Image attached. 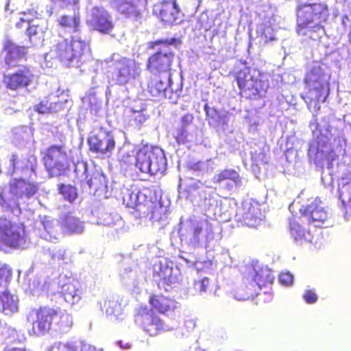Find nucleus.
I'll use <instances>...</instances> for the list:
<instances>
[{"mask_svg":"<svg viewBox=\"0 0 351 351\" xmlns=\"http://www.w3.org/2000/svg\"><path fill=\"white\" fill-rule=\"evenodd\" d=\"M51 51L60 62L68 66L73 64H82L91 56L89 43L73 36L70 40L63 39L58 41Z\"/></svg>","mask_w":351,"mask_h":351,"instance_id":"f257e3e1","label":"nucleus"},{"mask_svg":"<svg viewBox=\"0 0 351 351\" xmlns=\"http://www.w3.org/2000/svg\"><path fill=\"white\" fill-rule=\"evenodd\" d=\"M232 75L239 88V95L241 97L250 100H260L266 97L269 88V81L253 75L250 67L240 69Z\"/></svg>","mask_w":351,"mask_h":351,"instance_id":"f03ea898","label":"nucleus"},{"mask_svg":"<svg viewBox=\"0 0 351 351\" xmlns=\"http://www.w3.org/2000/svg\"><path fill=\"white\" fill-rule=\"evenodd\" d=\"M135 166L143 173L163 174L167 169L164 151L157 146L144 145L136 152Z\"/></svg>","mask_w":351,"mask_h":351,"instance_id":"7ed1b4c3","label":"nucleus"},{"mask_svg":"<svg viewBox=\"0 0 351 351\" xmlns=\"http://www.w3.org/2000/svg\"><path fill=\"white\" fill-rule=\"evenodd\" d=\"M58 315V309L49 306L32 308L26 315V321L31 325L29 335L40 337L49 333Z\"/></svg>","mask_w":351,"mask_h":351,"instance_id":"20e7f679","label":"nucleus"},{"mask_svg":"<svg viewBox=\"0 0 351 351\" xmlns=\"http://www.w3.org/2000/svg\"><path fill=\"white\" fill-rule=\"evenodd\" d=\"M249 276L251 281L238 290L239 300L254 299L259 290L272 285L275 279L273 271L267 267H250Z\"/></svg>","mask_w":351,"mask_h":351,"instance_id":"39448f33","label":"nucleus"},{"mask_svg":"<svg viewBox=\"0 0 351 351\" xmlns=\"http://www.w3.org/2000/svg\"><path fill=\"white\" fill-rule=\"evenodd\" d=\"M42 161L49 177L64 175L69 169L65 144L51 145L42 153Z\"/></svg>","mask_w":351,"mask_h":351,"instance_id":"423d86ee","label":"nucleus"},{"mask_svg":"<svg viewBox=\"0 0 351 351\" xmlns=\"http://www.w3.org/2000/svg\"><path fill=\"white\" fill-rule=\"evenodd\" d=\"M329 16L328 5L322 1L310 3H300L297 8V23L300 29L306 28L311 23L314 27L323 28L322 23Z\"/></svg>","mask_w":351,"mask_h":351,"instance_id":"0eeeda50","label":"nucleus"},{"mask_svg":"<svg viewBox=\"0 0 351 351\" xmlns=\"http://www.w3.org/2000/svg\"><path fill=\"white\" fill-rule=\"evenodd\" d=\"M175 53L171 50H159L150 55L146 62L147 70L154 76L170 75Z\"/></svg>","mask_w":351,"mask_h":351,"instance_id":"6e6552de","label":"nucleus"},{"mask_svg":"<svg viewBox=\"0 0 351 351\" xmlns=\"http://www.w3.org/2000/svg\"><path fill=\"white\" fill-rule=\"evenodd\" d=\"M112 78L119 85H125L135 77L138 73V64L135 61L125 57L110 60L109 65Z\"/></svg>","mask_w":351,"mask_h":351,"instance_id":"1a4fd4ad","label":"nucleus"},{"mask_svg":"<svg viewBox=\"0 0 351 351\" xmlns=\"http://www.w3.org/2000/svg\"><path fill=\"white\" fill-rule=\"evenodd\" d=\"M304 84L310 93H315L317 102L325 101L329 88L325 80V74L319 66H313L306 73Z\"/></svg>","mask_w":351,"mask_h":351,"instance_id":"9d476101","label":"nucleus"},{"mask_svg":"<svg viewBox=\"0 0 351 351\" xmlns=\"http://www.w3.org/2000/svg\"><path fill=\"white\" fill-rule=\"evenodd\" d=\"M34 75L30 67L21 65L16 70L3 75V84L7 90L16 93L29 86L33 82Z\"/></svg>","mask_w":351,"mask_h":351,"instance_id":"9b49d317","label":"nucleus"},{"mask_svg":"<svg viewBox=\"0 0 351 351\" xmlns=\"http://www.w3.org/2000/svg\"><path fill=\"white\" fill-rule=\"evenodd\" d=\"M88 149L101 156H109L115 149L116 141L110 131L100 128L88 138Z\"/></svg>","mask_w":351,"mask_h":351,"instance_id":"f8f14e48","label":"nucleus"},{"mask_svg":"<svg viewBox=\"0 0 351 351\" xmlns=\"http://www.w3.org/2000/svg\"><path fill=\"white\" fill-rule=\"evenodd\" d=\"M23 240V231L19 225L5 218H0V250L4 247L16 248Z\"/></svg>","mask_w":351,"mask_h":351,"instance_id":"ddd939ff","label":"nucleus"},{"mask_svg":"<svg viewBox=\"0 0 351 351\" xmlns=\"http://www.w3.org/2000/svg\"><path fill=\"white\" fill-rule=\"evenodd\" d=\"M9 193L14 199V206L19 208V199H29L39 189V184L23 178H13L8 183Z\"/></svg>","mask_w":351,"mask_h":351,"instance_id":"4468645a","label":"nucleus"},{"mask_svg":"<svg viewBox=\"0 0 351 351\" xmlns=\"http://www.w3.org/2000/svg\"><path fill=\"white\" fill-rule=\"evenodd\" d=\"M154 14L165 25H171L181 21L182 16L176 0H164L154 5Z\"/></svg>","mask_w":351,"mask_h":351,"instance_id":"2eb2a0df","label":"nucleus"},{"mask_svg":"<svg viewBox=\"0 0 351 351\" xmlns=\"http://www.w3.org/2000/svg\"><path fill=\"white\" fill-rule=\"evenodd\" d=\"M166 208L155 198L154 200L145 198L144 202H138L134 208V215L137 218H149L160 221L166 215Z\"/></svg>","mask_w":351,"mask_h":351,"instance_id":"dca6fc26","label":"nucleus"},{"mask_svg":"<svg viewBox=\"0 0 351 351\" xmlns=\"http://www.w3.org/2000/svg\"><path fill=\"white\" fill-rule=\"evenodd\" d=\"M111 3L119 14L136 21L143 17L147 0H112Z\"/></svg>","mask_w":351,"mask_h":351,"instance_id":"f3484780","label":"nucleus"},{"mask_svg":"<svg viewBox=\"0 0 351 351\" xmlns=\"http://www.w3.org/2000/svg\"><path fill=\"white\" fill-rule=\"evenodd\" d=\"M86 24L92 29L103 34H110L114 27L110 14L106 10L99 7L93 8Z\"/></svg>","mask_w":351,"mask_h":351,"instance_id":"a211bd4d","label":"nucleus"},{"mask_svg":"<svg viewBox=\"0 0 351 351\" xmlns=\"http://www.w3.org/2000/svg\"><path fill=\"white\" fill-rule=\"evenodd\" d=\"M321 203L320 200L315 199L300 208L299 213L307 221L308 226L321 227L328 219V214Z\"/></svg>","mask_w":351,"mask_h":351,"instance_id":"6ab92c4d","label":"nucleus"},{"mask_svg":"<svg viewBox=\"0 0 351 351\" xmlns=\"http://www.w3.org/2000/svg\"><path fill=\"white\" fill-rule=\"evenodd\" d=\"M4 62L10 69L20 66L19 62L26 61L28 56V47L16 45L10 39H6L3 45Z\"/></svg>","mask_w":351,"mask_h":351,"instance_id":"aec40b11","label":"nucleus"},{"mask_svg":"<svg viewBox=\"0 0 351 351\" xmlns=\"http://www.w3.org/2000/svg\"><path fill=\"white\" fill-rule=\"evenodd\" d=\"M137 317L143 330L150 336L157 335L165 330L164 322L147 306L140 308Z\"/></svg>","mask_w":351,"mask_h":351,"instance_id":"412c9836","label":"nucleus"},{"mask_svg":"<svg viewBox=\"0 0 351 351\" xmlns=\"http://www.w3.org/2000/svg\"><path fill=\"white\" fill-rule=\"evenodd\" d=\"M306 223L307 224V221L300 214L298 217H293L289 220V234L295 241L302 243L313 241L314 238L313 230L311 229L310 226L305 228L304 225Z\"/></svg>","mask_w":351,"mask_h":351,"instance_id":"4be33fe9","label":"nucleus"},{"mask_svg":"<svg viewBox=\"0 0 351 351\" xmlns=\"http://www.w3.org/2000/svg\"><path fill=\"white\" fill-rule=\"evenodd\" d=\"M153 276L156 279L160 290L169 291L172 285L176 281V276L173 274V267L161 263L154 266Z\"/></svg>","mask_w":351,"mask_h":351,"instance_id":"5701e85b","label":"nucleus"},{"mask_svg":"<svg viewBox=\"0 0 351 351\" xmlns=\"http://www.w3.org/2000/svg\"><path fill=\"white\" fill-rule=\"evenodd\" d=\"M148 302L152 310L162 315L174 313L178 304L173 298L156 293L149 296Z\"/></svg>","mask_w":351,"mask_h":351,"instance_id":"b1692460","label":"nucleus"},{"mask_svg":"<svg viewBox=\"0 0 351 351\" xmlns=\"http://www.w3.org/2000/svg\"><path fill=\"white\" fill-rule=\"evenodd\" d=\"M326 137L314 138L308 145L307 155L315 163H318L327 157V152L330 149V144Z\"/></svg>","mask_w":351,"mask_h":351,"instance_id":"393cba45","label":"nucleus"},{"mask_svg":"<svg viewBox=\"0 0 351 351\" xmlns=\"http://www.w3.org/2000/svg\"><path fill=\"white\" fill-rule=\"evenodd\" d=\"M169 80V77L154 76L152 75L147 90L154 101H160L165 97Z\"/></svg>","mask_w":351,"mask_h":351,"instance_id":"a878e982","label":"nucleus"},{"mask_svg":"<svg viewBox=\"0 0 351 351\" xmlns=\"http://www.w3.org/2000/svg\"><path fill=\"white\" fill-rule=\"evenodd\" d=\"M19 302L16 295L5 290L0 294V311L5 315H12L19 310Z\"/></svg>","mask_w":351,"mask_h":351,"instance_id":"bb28decb","label":"nucleus"},{"mask_svg":"<svg viewBox=\"0 0 351 351\" xmlns=\"http://www.w3.org/2000/svg\"><path fill=\"white\" fill-rule=\"evenodd\" d=\"M79 285L75 281H69L62 285L61 293L67 303L73 305L81 300L82 291Z\"/></svg>","mask_w":351,"mask_h":351,"instance_id":"cd10ccee","label":"nucleus"},{"mask_svg":"<svg viewBox=\"0 0 351 351\" xmlns=\"http://www.w3.org/2000/svg\"><path fill=\"white\" fill-rule=\"evenodd\" d=\"M64 109V101L51 102L47 98L40 100L34 106V110L38 114H58L63 111Z\"/></svg>","mask_w":351,"mask_h":351,"instance_id":"c85d7f7f","label":"nucleus"},{"mask_svg":"<svg viewBox=\"0 0 351 351\" xmlns=\"http://www.w3.org/2000/svg\"><path fill=\"white\" fill-rule=\"evenodd\" d=\"M58 23L62 28L69 29L74 33L80 30L81 18L79 14L75 13L73 16L63 14Z\"/></svg>","mask_w":351,"mask_h":351,"instance_id":"c756f323","label":"nucleus"},{"mask_svg":"<svg viewBox=\"0 0 351 351\" xmlns=\"http://www.w3.org/2000/svg\"><path fill=\"white\" fill-rule=\"evenodd\" d=\"M61 226L68 234L80 233L83 230L82 223L80 219L69 214L65 215L62 219Z\"/></svg>","mask_w":351,"mask_h":351,"instance_id":"7c9ffc66","label":"nucleus"},{"mask_svg":"<svg viewBox=\"0 0 351 351\" xmlns=\"http://www.w3.org/2000/svg\"><path fill=\"white\" fill-rule=\"evenodd\" d=\"M91 348L90 346H81L77 341L67 343L57 342L53 343L47 351H87Z\"/></svg>","mask_w":351,"mask_h":351,"instance_id":"2f4dec72","label":"nucleus"},{"mask_svg":"<svg viewBox=\"0 0 351 351\" xmlns=\"http://www.w3.org/2000/svg\"><path fill=\"white\" fill-rule=\"evenodd\" d=\"M230 180L236 184H241V179L238 172L234 169H226L217 173L213 178L214 183L218 184L224 180Z\"/></svg>","mask_w":351,"mask_h":351,"instance_id":"473e14b6","label":"nucleus"},{"mask_svg":"<svg viewBox=\"0 0 351 351\" xmlns=\"http://www.w3.org/2000/svg\"><path fill=\"white\" fill-rule=\"evenodd\" d=\"M56 319H58V320L56 324L61 332H67L73 326L72 317L67 313H60L58 311V315Z\"/></svg>","mask_w":351,"mask_h":351,"instance_id":"72a5a7b5","label":"nucleus"},{"mask_svg":"<svg viewBox=\"0 0 351 351\" xmlns=\"http://www.w3.org/2000/svg\"><path fill=\"white\" fill-rule=\"evenodd\" d=\"M58 189L64 199L69 202H74L77 197V189L71 184H60Z\"/></svg>","mask_w":351,"mask_h":351,"instance_id":"f704fd0d","label":"nucleus"},{"mask_svg":"<svg viewBox=\"0 0 351 351\" xmlns=\"http://www.w3.org/2000/svg\"><path fill=\"white\" fill-rule=\"evenodd\" d=\"M28 25L25 34L30 40L34 36L43 35L45 32L46 27H45L43 22L42 23L37 24H31L30 22Z\"/></svg>","mask_w":351,"mask_h":351,"instance_id":"c9c22d12","label":"nucleus"},{"mask_svg":"<svg viewBox=\"0 0 351 351\" xmlns=\"http://www.w3.org/2000/svg\"><path fill=\"white\" fill-rule=\"evenodd\" d=\"M204 110L206 112V120L209 124L219 123L221 115L215 108L209 107L208 104H206L204 106Z\"/></svg>","mask_w":351,"mask_h":351,"instance_id":"e433bc0d","label":"nucleus"},{"mask_svg":"<svg viewBox=\"0 0 351 351\" xmlns=\"http://www.w3.org/2000/svg\"><path fill=\"white\" fill-rule=\"evenodd\" d=\"M259 36L265 44L276 39L274 35V28L270 25L263 27L260 32Z\"/></svg>","mask_w":351,"mask_h":351,"instance_id":"4c0bfd02","label":"nucleus"},{"mask_svg":"<svg viewBox=\"0 0 351 351\" xmlns=\"http://www.w3.org/2000/svg\"><path fill=\"white\" fill-rule=\"evenodd\" d=\"M199 28L204 32L210 31L214 26V20L207 14H202L198 20Z\"/></svg>","mask_w":351,"mask_h":351,"instance_id":"58836bf2","label":"nucleus"},{"mask_svg":"<svg viewBox=\"0 0 351 351\" xmlns=\"http://www.w3.org/2000/svg\"><path fill=\"white\" fill-rule=\"evenodd\" d=\"M179 43V40L176 38H166V39H158L156 40L151 41L148 43L149 49H154L156 46L162 45L166 47L170 45H175Z\"/></svg>","mask_w":351,"mask_h":351,"instance_id":"ea45409f","label":"nucleus"},{"mask_svg":"<svg viewBox=\"0 0 351 351\" xmlns=\"http://www.w3.org/2000/svg\"><path fill=\"white\" fill-rule=\"evenodd\" d=\"M89 189L97 191L101 184V174L93 172L86 182Z\"/></svg>","mask_w":351,"mask_h":351,"instance_id":"a19ab883","label":"nucleus"},{"mask_svg":"<svg viewBox=\"0 0 351 351\" xmlns=\"http://www.w3.org/2000/svg\"><path fill=\"white\" fill-rule=\"evenodd\" d=\"M189 132L184 127H181L176 130L175 139L178 144H184L188 141Z\"/></svg>","mask_w":351,"mask_h":351,"instance_id":"79ce46f5","label":"nucleus"},{"mask_svg":"<svg viewBox=\"0 0 351 351\" xmlns=\"http://www.w3.org/2000/svg\"><path fill=\"white\" fill-rule=\"evenodd\" d=\"M339 196L342 199H351V180L339 189Z\"/></svg>","mask_w":351,"mask_h":351,"instance_id":"37998d69","label":"nucleus"},{"mask_svg":"<svg viewBox=\"0 0 351 351\" xmlns=\"http://www.w3.org/2000/svg\"><path fill=\"white\" fill-rule=\"evenodd\" d=\"M278 280L281 285L288 286L293 283V276L289 271L281 272L279 275Z\"/></svg>","mask_w":351,"mask_h":351,"instance_id":"c03bdc74","label":"nucleus"},{"mask_svg":"<svg viewBox=\"0 0 351 351\" xmlns=\"http://www.w3.org/2000/svg\"><path fill=\"white\" fill-rule=\"evenodd\" d=\"M303 299L308 304H314L317 302L318 297L313 289H308L304 291Z\"/></svg>","mask_w":351,"mask_h":351,"instance_id":"a18cd8bd","label":"nucleus"},{"mask_svg":"<svg viewBox=\"0 0 351 351\" xmlns=\"http://www.w3.org/2000/svg\"><path fill=\"white\" fill-rule=\"evenodd\" d=\"M51 1L53 3L58 4L62 9L77 6L79 3V0H51Z\"/></svg>","mask_w":351,"mask_h":351,"instance_id":"49530a36","label":"nucleus"},{"mask_svg":"<svg viewBox=\"0 0 351 351\" xmlns=\"http://www.w3.org/2000/svg\"><path fill=\"white\" fill-rule=\"evenodd\" d=\"M11 276L12 271L8 267L5 265L0 267V281L8 282Z\"/></svg>","mask_w":351,"mask_h":351,"instance_id":"de8ad7c7","label":"nucleus"},{"mask_svg":"<svg viewBox=\"0 0 351 351\" xmlns=\"http://www.w3.org/2000/svg\"><path fill=\"white\" fill-rule=\"evenodd\" d=\"M195 285L197 286V289L200 292H205L208 290L210 285V280L204 277L202 280L195 282Z\"/></svg>","mask_w":351,"mask_h":351,"instance_id":"09e8293b","label":"nucleus"},{"mask_svg":"<svg viewBox=\"0 0 351 351\" xmlns=\"http://www.w3.org/2000/svg\"><path fill=\"white\" fill-rule=\"evenodd\" d=\"M193 121V116L191 114L187 113L186 114H184L181 117V122H182V127H184L186 128V127L192 123Z\"/></svg>","mask_w":351,"mask_h":351,"instance_id":"8fccbe9b","label":"nucleus"},{"mask_svg":"<svg viewBox=\"0 0 351 351\" xmlns=\"http://www.w3.org/2000/svg\"><path fill=\"white\" fill-rule=\"evenodd\" d=\"M10 161L13 170L15 171L19 162L18 155L16 154H12L10 156Z\"/></svg>","mask_w":351,"mask_h":351,"instance_id":"3c124183","label":"nucleus"},{"mask_svg":"<svg viewBox=\"0 0 351 351\" xmlns=\"http://www.w3.org/2000/svg\"><path fill=\"white\" fill-rule=\"evenodd\" d=\"M28 161L30 162L31 171L36 173L38 165L37 158L34 156H32L29 158Z\"/></svg>","mask_w":351,"mask_h":351,"instance_id":"603ef678","label":"nucleus"},{"mask_svg":"<svg viewBox=\"0 0 351 351\" xmlns=\"http://www.w3.org/2000/svg\"><path fill=\"white\" fill-rule=\"evenodd\" d=\"M32 19H29L27 17H21L19 21L16 23V27L17 28H22L23 27V23H27L29 24Z\"/></svg>","mask_w":351,"mask_h":351,"instance_id":"864d4df0","label":"nucleus"},{"mask_svg":"<svg viewBox=\"0 0 351 351\" xmlns=\"http://www.w3.org/2000/svg\"><path fill=\"white\" fill-rule=\"evenodd\" d=\"M202 227L199 226V225H195L193 227V237L195 239H198L199 234L202 233Z\"/></svg>","mask_w":351,"mask_h":351,"instance_id":"5fc2aeb1","label":"nucleus"},{"mask_svg":"<svg viewBox=\"0 0 351 351\" xmlns=\"http://www.w3.org/2000/svg\"><path fill=\"white\" fill-rule=\"evenodd\" d=\"M0 204L2 207H5L6 208H12V206L10 204L9 200L7 198L3 197L2 195H1L0 197Z\"/></svg>","mask_w":351,"mask_h":351,"instance_id":"6e6d98bb","label":"nucleus"},{"mask_svg":"<svg viewBox=\"0 0 351 351\" xmlns=\"http://www.w3.org/2000/svg\"><path fill=\"white\" fill-rule=\"evenodd\" d=\"M21 14L24 16V17L27 14H30L32 17H37V16L38 15V12L34 9L23 11L21 12Z\"/></svg>","mask_w":351,"mask_h":351,"instance_id":"4d7b16f0","label":"nucleus"},{"mask_svg":"<svg viewBox=\"0 0 351 351\" xmlns=\"http://www.w3.org/2000/svg\"><path fill=\"white\" fill-rule=\"evenodd\" d=\"M4 351H26V350L25 348L15 347V348H7Z\"/></svg>","mask_w":351,"mask_h":351,"instance_id":"13d9d810","label":"nucleus"},{"mask_svg":"<svg viewBox=\"0 0 351 351\" xmlns=\"http://www.w3.org/2000/svg\"><path fill=\"white\" fill-rule=\"evenodd\" d=\"M348 36L351 38V32H349Z\"/></svg>","mask_w":351,"mask_h":351,"instance_id":"bf43d9fd","label":"nucleus"}]
</instances>
